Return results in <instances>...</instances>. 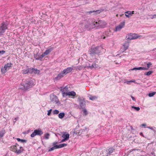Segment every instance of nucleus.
Returning <instances> with one entry per match:
<instances>
[{"label": "nucleus", "mask_w": 156, "mask_h": 156, "mask_svg": "<svg viewBox=\"0 0 156 156\" xmlns=\"http://www.w3.org/2000/svg\"><path fill=\"white\" fill-rule=\"evenodd\" d=\"M34 85V81L31 80H23L20 86L19 89L26 91Z\"/></svg>", "instance_id": "obj_1"}, {"label": "nucleus", "mask_w": 156, "mask_h": 156, "mask_svg": "<svg viewBox=\"0 0 156 156\" xmlns=\"http://www.w3.org/2000/svg\"><path fill=\"white\" fill-rule=\"evenodd\" d=\"M105 51V49L102 47L97 46L95 48L92 47L89 50V53L90 54H98L100 52L104 53Z\"/></svg>", "instance_id": "obj_2"}, {"label": "nucleus", "mask_w": 156, "mask_h": 156, "mask_svg": "<svg viewBox=\"0 0 156 156\" xmlns=\"http://www.w3.org/2000/svg\"><path fill=\"white\" fill-rule=\"evenodd\" d=\"M84 26L87 30L94 28H96L95 21L91 19H89L85 21Z\"/></svg>", "instance_id": "obj_3"}, {"label": "nucleus", "mask_w": 156, "mask_h": 156, "mask_svg": "<svg viewBox=\"0 0 156 156\" xmlns=\"http://www.w3.org/2000/svg\"><path fill=\"white\" fill-rule=\"evenodd\" d=\"M10 150L11 151L14 152L17 154H19L23 152L24 151L23 147L20 146L17 144L16 143L15 145L10 147Z\"/></svg>", "instance_id": "obj_4"}, {"label": "nucleus", "mask_w": 156, "mask_h": 156, "mask_svg": "<svg viewBox=\"0 0 156 156\" xmlns=\"http://www.w3.org/2000/svg\"><path fill=\"white\" fill-rule=\"evenodd\" d=\"M12 65V64L11 63H7L1 69V72L3 74L5 73L6 71L9 70Z\"/></svg>", "instance_id": "obj_5"}, {"label": "nucleus", "mask_w": 156, "mask_h": 156, "mask_svg": "<svg viewBox=\"0 0 156 156\" xmlns=\"http://www.w3.org/2000/svg\"><path fill=\"white\" fill-rule=\"evenodd\" d=\"M79 104L80 108L83 109L85 108L86 102L84 98L83 97H79L78 98Z\"/></svg>", "instance_id": "obj_6"}, {"label": "nucleus", "mask_w": 156, "mask_h": 156, "mask_svg": "<svg viewBox=\"0 0 156 156\" xmlns=\"http://www.w3.org/2000/svg\"><path fill=\"white\" fill-rule=\"evenodd\" d=\"M139 37V36L137 34L130 33L126 35V38L127 40L129 41L136 39Z\"/></svg>", "instance_id": "obj_7"}, {"label": "nucleus", "mask_w": 156, "mask_h": 156, "mask_svg": "<svg viewBox=\"0 0 156 156\" xmlns=\"http://www.w3.org/2000/svg\"><path fill=\"white\" fill-rule=\"evenodd\" d=\"M106 25V23L104 21L99 20L98 22H95L96 28H103Z\"/></svg>", "instance_id": "obj_8"}, {"label": "nucleus", "mask_w": 156, "mask_h": 156, "mask_svg": "<svg viewBox=\"0 0 156 156\" xmlns=\"http://www.w3.org/2000/svg\"><path fill=\"white\" fill-rule=\"evenodd\" d=\"M62 94L63 97H66L67 96H70L74 97L76 96V93L74 91H71L69 92H66L62 90Z\"/></svg>", "instance_id": "obj_9"}, {"label": "nucleus", "mask_w": 156, "mask_h": 156, "mask_svg": "<svg viewBox=\"0 0 156 156\" xmlns=\"http://www.w3.org/2000/svg\"><path fill=\"white\" fill-rule=\"evenodd\" d=\"M43 133V132L41 130L35 129L34 130V132L31 134L30 136L31 137H34L36 135L41 136Z\"/></svg>", "instance_id": "obj_10"}, {"label": "nucleus", "mask_w": 156, "mask_h": 156, "mask_svg": "<svg viewBox=\"0 0 156 156\" xmlns=\"http://www.w3.org/2000/svg\"><path fill=\"white\" fill-rule=\"evenodd\" d=\"M50 99L51 101L55 102L58 105L60 104L59 101L58 99L57 96L54 95H50Z\"/></svg>", "instance_id": "obj_11"}, {"label": "nucleus", "mask_w": 156, "mask_h": 156, "mask_svg": "<svg viewBox=\"0 0 156 156\" xmlns=\"http://www.w3.org/2000/svg\"><path fill=\"white\" fill-rule=\"evenodd\" d=\"M115 149H114L113 147H112L106 150H105V151H103L104 152L106 153L105 154L106 156H108V155L111 154L113 152V151H115Z\"/></svg>", "instance_id": "obj_12"}, {"label": "nucleus", "mask_w": 156, "mask_h": 156, "mask_svg": "<svg viewBox=\"0 0 156 156\" xmlns=\"http://www.w3.org/2000/svg\"><path fill=\"white\" fill-rule=\"evenodd\" d=\"M105 9L101 8L99 10H97L96 11L94 10L93 11H90L88 12H87V13H88L89 14H90L93 12H94V14L96 15L100 13L101 12L104 11L105 10Z\"/></svg>", "instance_id": "obj_13"}, {"label": "nucleus", "mask_w": 156, "mask_h": 156, "mask_svg": "<svg viewBox=\"0 0 156 156\" xmlns=\"http://www.w3.org/2000/svg\"><path fill=\"white\" fill-rule=\"evenodd\" d=\"M31 68H29L27 66L26 68L24 69V68L22 70V73L23 74H26L28 73L31 74Z\"/></svg>", "instance_id": "obj_14"}, {"label": "nucleus", "mask_w": 156, "mask_h": 156, "mask_svg": "<svg viewBox=\"0 0 156 156\" xmlns=\"http://www.w3.org/2000/svg\"><path fill=\"white\" fill-rule=\"evenodd\" d=\"M125 25V22H123L121 23L119 25L115 27V31H117L120 30Z\"/></svg>", "instance_id": "obj_15"}, {"label": "nucleus", "mask_w": 156, "mask_h": 156, "mask_svg": "<svg viewBox=\"0 0 156 156\" xmlns=\"http://www.w3.org/2000/svg\"><path fill=\"white\" fill-rule=\"evenodd\" d=\"M73 69L72 67H69L64 69L62 72L64 74V75H66L67 73L71 72Z\"/></svg>", "instance_id": "obj_16"}, {"label": "nucleus", "mask_w": 156, "mask_h": 156, "mask_svg": "<svg viewBox=\"0 0 156 156\" xmlns=\"http://www.w3.org/2000/svg\"><path fill=\"white\" fill-rule=\"evenodd\" d=\"M98 66V65L96 64L94 62H93L92 64H89V65L87 66V68L88 69H94L97 68Z\"/></svg>", "instance_id": "obj_17"}, {"label": "nucleus", "mask_w": 156, "mask_h": 156, "mask_svg": "<svg viewBox=\"0 0 156 156\" xmlns=\"http://www.w3.org/2000/svg\"><path fill=\"white\" fill-rule=\"evenodd\" d=\"M65 75L63 73L62 71L59 74H58L54 80L56 81H58L60 80Z\"/></svg>", "instance_id": "obj_18"}, {"label": "nucleus", "mask_w": 156, "mask_h": 156, "mask_svg": "<svg viewBox=\"0 0 156 156\" xmlns=\"http://www.w3.org/2000/svg\"><path fill=\"white\" fill-rule=\"evenodd\" d=\"M129 44L128 42H125L123 45V48H122L121 51L122 52L126 51L129 47Z\"/></svg>", "instance_id": "obj_19"}, {"label": "nucleus", "mask_w": 156, "mask_h": 156, "mask_svg": "<svg viewBox=\"0 0 156 156\" xmlns=\"http://www.w3.org/2000/svg\"><path fill=\"white\" fill-rule=\"evenodd\" d=\"M54 49V48L50 47L48 48L43 53L45 56L48 55Z\"/></svg>", "instance_id": "obj_20"}, {"label": "nucleus", "mask_w": 156, "mask_h": 156, "mask_svg": "<svg viewBox=\"0 0 156 156\" xmlns=\"http://www.w3.org/2000/svg\"><path fill=\"white\" fill-rule=\"evenodd\" d=\"M5 133V131L3 128L1 131H0V140L4 136Z\"/></svg>", "instance_id": "obj_21"}, {"label": "nucleus", "mask_w": 156, "mask_h": 156, "mask_svg": "<svg viewBox=\"0 0 156 156\" xmlns=\"http://www.w3.org/2000/svg\"><path fill=\"white\" fill-rule=\"evenodd\" d=\"M31 69H32L31 74L34 73L35 74H38L40 72V71L39 70L37 69H36L33 68Z\"/></svg>", "instance_id": "obj_22"}, {"label": "nucleus", "mask_w": 156, "mask_h": 156, "mask_svg": "<svg viewBox=\"0 0 156 156\" xmlns=\"http://www.w3.org/2000/svg\"><path fill=\"white\" fill-rule=\"evenodd\" d=\"M69 135L68 133H65L64 134H63L62 136V137L66 139V140H68L69 138Z\"/></svg>", "instance_id": "obj_23"}, {"label": "nucleus", "mask_w": 156, "mask_h": 156, "mask_svg": "<svg viewBox=\"0 0 156 156\" xmlns=\"http://www.w3.org/2000/svg\"><path fill=\"white\" fill-rule=\"evenodd\" d=\"M147 69L145 67H135L133 68L132 70H145L147 69Z\"/></svg>", "instance_id": "obj_24"}, {"label": "nucleus", "mask_w": 156, "mask_h": 156, "mask_svg": "<svg viewBox=\"0 0 156 156\" xmlns=\"http://www.w3.org/2000/svg\"><path fill=\"white\" fill-rule=\"evenodd\" d=\"M2 27H3L4 29L5 30L7 29V26L8 25L7 23H6L5 22H3L0 25Z\"/></svg>", "instance_id": "obj_25"}, {"label": "nucleus", "mask_w": 156, "mask_h": 156, "mask_svg": "<svg viewBox=\"0 0 156 156\" xmlns=\"http://www.w3.org/2000/svg\"><path fill=\"white\" fill-rule=\"evenodd\" d=\"M87 128H86L85 129H81L79 130V132L77 133L76 132V134H78V135H80L82 133H83V132L86 131L87 132Z\"/></svg>", "instance_id": "obj_26"}, {"label": "nucleus", "mask_w": 156, "mask_h": 156, "mask_svg": "<svg viewBox=\"0 0 156 156\" xmlns=\"http://www.w3.org/2000/svg\"><path fill=\"white\" fill-rule=\"evenodd\" d=\"M60 88V90L62 93V90L66 92V91H68V87L67 86H66L65 87H61Z\"/></svg>", "instance_id": "obj_27"}, {"label": "nucleus", "mask_w": 156, "mask_h": 156, "mask_svg": "<svg viewBox=\"0 0 156 156\" xmlns=\"http://www.w3.org/2000/svg\"><path fill=\"white\" fill-rule=\"evenodd\" d=\"M5 30L0 26V36L2 35L5 32Z\"/></svg>", "instance_id": "obj_28"}, {"label": "nucleus", "mask_w": 156, "mask_h": 156, "mask_svg": "<svg viewBox=\"0 0 156 156\" xmlns=\"http://www.w3.org/2000/svg\"><path fill=\"white\" fill-rule=\"evenodd\" d=\"M75 69L77 70H81L84 69V67L83 66H76Z\"/></svg>", "instance_id": "obj_29"}, {"label": "nucleus", "mask_w": 156, "mask_h": 156, "mask_svg": "<svg viewBox=\"0 0 156 156\" xmlns=\"http://www.w3.org/2000/svg\"><path fill=\"white\" fill-rule=\"evenodd\" d=\"M67 144H60L59 145H57V149L61 148L62 147H66L67 146Z\"/></svg>", "instance_id": "obj_30"}, {"label": "nucleus", "mask_w": 156, "mask_h": 156, "mask_svg": "<svg viewBox=\"0 0 156 156\" xmlns=\"http://www.w3.org/2000/svg\"><path fill=\"white\" fill-rule=\"evenodd\" d=\"M104 35H103L102 36H101V38H102L103 39H105V36L104 35L106 36H109V33H108V31L105 32V34H103Z\"/></svg>", "instance_id": "obj_31"}, {"label": "nucleus", "mask_w": 156, "mask_h": 156, "mask_svg": "<svg viewBox=\"0 0 156 156\" xmlns=\"http://www.w3.org/2000/svg\"><path fill=\"white\" fill-rule=\"evenodd\" d=\"M65 114L64 112L60 113L58 115V117L60 119H62L65 116Z\"/></svg>", "instance_id": "obj_32"}, {"label": "nucleus", "mask_w": 156, "mask_h": 156, "mask_svg": "<svg viewBox=\"0 0 156 156\" xmlns=\"http://www.w3.org/2000/svg\"><path fill=\"white\" fill-rule=\"evenodd\" d=\"M44 56H45L43 55V54H42L41 55L38 56V57H36V59L41 60L43 58Z\"/></svg>", "instance_id": "obj_33"}, {"label": "nucleus", "mask_w": 156, "mask_h": 156, "mask_svg": "<svg viewBox=\"0 0 156 156\" xmlns=\"http://www.w3.org/2000/svg\"><path fill=\"white\" fill-rule=\"evenodd\" d=\"M89 99L90 100L94 101L97 98V97L95 96L90 95L89 97Z\"/></svg>", "instance_id": "obj_34"}, {"label": "nucleus", "mask_w": 156, "mask_h": 156, "mask_svg": "<svg viewBox=\"0 0 156 156\" xmlns=\"http://www.w3.org/2000/svg\"><path fill=\"white\" fill-rule=\"evenodd\" d=\"M125 13L128 14L130 16H132L133 14H134V11H127L125 12Z\"/></svg>", "instance_id": "obj_35"}, {"label": "nucleus", "mask_w": 156, "mask_h": 156, "mask_svg": "<svg viewBox=\"0 0 156 156\" xmlns=\"http://www.w3.org/2000/svg\"><path fill=\"white\" fill-rule=\"evenodd\" d=\"M16 139L19 142H21L22 143H26L27 141L26 140L21 139L19 138H17Z\"/></svg>", "instance_id": "obj_36"}, {"label": "nucleus", "mask_w": 156, "mask_h": 156, "mask_svg": "<svg viewBox=\"0 0 156 156\" xmlns=\"http://www.w3.org/2000/svg\"><path fill=\"white\" fill-rule=\"evenodd\" d=\"M56 146L57 145H54V146L52 147L50 149H49L48 150V151H53L55 149H57Z\"/></svg>", "instance_id": "obj_37"}, {"label": "nucleus", "mask_w": 156, "mask_h": 156, "mask_svg": "<svg viewBox=\"0 0 156 156\" xmlns=\"http://www.w3.org/2000/svg\"><path fill=\"white\" fill-rule=\"evenodd\" d=\"M152 71H149L145 73L144 74V75L147 76H149L153 73Z\"/></svg>", "instance_id": "obj_38"}, {"label": "nucleus", "mask_w": 156, "mask_h": 156, "mask_svg": "<svg viewBox=\"0 0 156 156\" xmlns=\"http://www.w3.org/2000/svg\"><path fill=\"white\" fill-rule=\"evenodd\" d=\"M59 113V111L56 109L54 110L52 112V113L54 115H57Z\"/></svg>", "instance_id": "obj_39"}, {"label": "nucleus", "mask_w": 156, "mask_h": 156, "mask_svg": "<svg viewBox=\"0 0 156 156\" xmlns=\"http://www.w3.org/2000/svg\"><path fill=\"white\" fill-rule=\"evenodd\" d=\"M132 108H134L137 111H139L140 110V108L139 107H136L134 106H132Z\"/></svg>", "instance_id": "obj_40"}, {"label": "nucleus", "mask_w": 156, "mask_h": 156, "mask_svg": "<svg viewBox=\"0 0 156 156\" xmlns=\"http://www.w3.org/2000/svg\"><path fill=\"white\" fill-rule=\"evenodd\" d=\"M49 135H50L48 133L45 134L44 135V138L46 139H48L49 138Z\"/></svg>", "instance_id": "obj_41"}, {"label": "nucleus", "mask_w": 156, "mask_h": 156, "mask_svg": "<svg viewBox=\"0 0 156 156\" xmlns=\"http://www.w3.org/2000/svg\"><path fill=\"white\" fill-rule=\"evenodd\" d=\"M155 93H156V92H154L152 93H150L148 94V96L149 97H152L153 96Z\"/></svg>", "instance_id": "obj_42"}, {"label": "nucleus", "mask_w": 156, "mask_h": 156, "mask_svg": "<svg viewBox=\"0 0 156 156\" xmlns=\"http://www.w3.org/2000/svg\"><path fill=\"white\" fill-rule=\"evenodd\" d=\"M83 109H84L83 110V111L84 114V115H87L88 114V113H87V110L84 108Z\"/></svg>", "instance_id": "obj_43"}, {"label": "nucleus", "mask_w": 156, "mask_h": 156, "mask_svg": "<svg viewBox=\"0 0 156 156\" xmlns=\"http://www.w3.org/2000/svg\"><path fill=\"white\" fill-rule=\"evenodd\" d=\"M152 64L151 62H149L147 64V67L148 68H148H150V66Z\"/></svg>", "instance_id": "obj_44"}, {"label": "nucleus", "mask_w": 156, "mask_h": 156, "mask_svg": "<svg viewBox=\"0 0 156 156\" xmlns=\"http://www.w3.org/2000/svg\"><path fill=\"white\" fill-rule=\"evenodd\" d=\"M5 51L2 50L0 51V56L3 55L5 53Z\"/></svg>", "instance_id": "obj_45"}, {"label": "nucleus", "mask_w": 156, "mask_h": 156, "mask_svg": "<svg viewBox=\"0 0 156 156\" xmlns=\"http://www.w3.org/2000/svg\"><path fill=\"white\" fill-rule=\"evenodd\" d=\"M52 111V109H50L48 111L47 115H50L51 114V112Z\"/></svg>", "instance_id": "obj_46"}, {"label": "nucleus", "mask_w": 156, "mask_h": 156, "mask_svg": "<svg viewBox=\"0 0 156 156\" xmlns=\"http://www.w3.org/2000/svg\"><path fill=\"white\" fill-rule=\"evenodd\" d=\"M135 82V80H130L129 81H127L126 82L127 84H129V83L132 82Z\"/></svg>", "instance_id": "obj_47"}, {"label": "nucleus", "mask_w": 156, "mask_h": 156, "mask_svg": "<svg viewBox=\"0 0 156 156\" xmlns=\"http://www.w3.org/2000/svg\"><path fill=\"white\" fill-rule=\"evenodd\" d=\"M151 19H153L154 18H156V14H154L153 15H151Z\"/></svg>", "instance_id": "obj_48"}, {"label": "nucleus", "mask_w": 156, "mask_h": 156, "mask_svg": "<svg viewBox=\"0 0 156 156\" xmlns=\"http://www.w3.org/2000/svg\"><path fill=\"white\" fill-rule=\"evenodd\" d=\"M125 16L127 18H129L130 17V16L128 14L126 13L125 14Z\"/></svg>", "instance_id": "obj_49"}, {"label": "nucleus", "mask_w": 156, "mask_h": 156, "mask_svg": "<svg viewBox=\"0 0 156 156\" xmlns=\"http://www.w3.org/2000/svg\"><path fill=\"white\" fill-rule=\"evenodd\" d=\"M131 98H132V100L134 101H135V100H136V99L134 97H133V96H132V95H131Z\"/></svg>", "instance_id": "obj_50"}, {"label": "nucleus", "mask_w": 156, "mask_h": 156, "mask_svg": "<svg viewBox=\"0 0 156 156\" xmlns=\"http://www.w3.org/2000/svg\"><path fill=\"white\" fill-rule=\"evenodd\" d=\"M57 143V142H55L53 143V145L54 146V145H56V144Z\"/></svg>", "instance_id": "obj_51"}, {"label": "nucleus", "mask_w": 156, "mask_h": 156, "mask_svg": "<svg viewBox=\"0 0 156 156\" xmlns=\"http://www.w3.org/2000/svg\"><path fill=\"white\" fill-rule=\"evenodd\" d=\"M147 128H149V129H151L152 130H154V129H153V128L151 127V126H149V127H147Z\"/></svg>", "instance_id": "obj_52"}, {"label": "nucleus", "mask_w": 156, "mask_h": 156, "mask_svg": "<svg viewBox=\"0 0 156 156\" xmlns=\"http://www.w3.org/2000/svg\"><path fill=\"white\" fill-rule=\"evenodd\" d=\"M66 140H67L66 139L64 138L63 139H62V140L61 142H64Z\"/></svg>", "instance_id": "obj_53"}, {"label": "nucleus", "mask_w": 156, "mask_h": 156, "mask_svg": "<svg viewBox=\"0 0 156 156\" xmlns=\"http://www.w3.org/2000/svg\"><path fill=\"white\" fill-rule=\"evenodd\" d=\"M146 126V125L145 124H142L141 125L142 126L145 127Z\"/></svg>", "instance_id": "obj_54"}, {"label": "nucleus", "mask_w": 156, "mask_h": 156, "mask_svg": "<svg viewBox=\"0 0 156 156\" xmlns=\"http://www.w3.org/2000/svg\"><path fill=\"white\" fill-rule=\"evenodd\" d=\"M38 56H39V55H38L37 54L36 55H34V58H35V59H36V57H38Z\"/></svg>", "instance_id": "obj_55"}, {"label": "nucleus", "mask_w": 156, "mask_h": 156, "mask_svg": "<svg viewBox=\"0 0 156 156\" xmlns=\"http://www.w3.org/2000/svg\"><path fill=\"white\" fill-rule=\"evenodd\" d=\"M140 134L141 136H143V133L142 132L140 133Z\"/></svg>", "instance_id": "obj_56"}, {"label": "nucleus", "mask_w": 156, "mask_h": 156, "mask_svg": "<svg viewBox=\"0 0 156 156\" xmlns=\"http://www.w3.org/2000/svg\"><path fill=\"white\" fill-rule=\"evenodd\" d=\"M18 118H16L15 119L16 120V121L18 119Z\"/></svg>", "instance_id": "obj_57"}, {"label": "nucleus", "mask_w": 156, "mask_h": 156, "mask_svg": "<svg viewBox=\"0 0 156 156\" xmlns=\"http://www.w3.org/2000/svg\"><path fill=\"white\" fill-rule=\"evenodd\" d=\"M154 156H155V155H154Z\"/></svg>", "instance_id": "obj_58"}]
</instances>
